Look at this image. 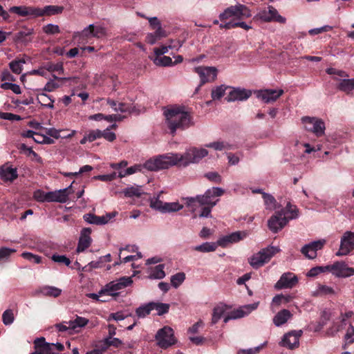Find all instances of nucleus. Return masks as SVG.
Masks as SVG:
<instances>
[{
    "label": "nucleus",
    "instance_id": "50",
    "mask_svg": "<svg viewBox=\"0 0 354 354\" xmlns=\"http://www.w3.org/2000/svg\"><path fill=\"white\" fill-rule=\"evenodd\" d=\"M185 279V274L183 272H178L171 277V285L174 288H178L184 282Z\"/></svg>",
    "mask_w": 354,
    "mask_h": 354
},
{
    "label": "nucleus",
    "instance_id": "1",
    "mask_svg": "<svg viewBox=\"0 0 354 354\" xmlns=\"http://www.w3.org/2000/svg\"><path fill=\"white\" fill-rule=\"evenodd\" d=\"M164 115L166 127L172 136L176 135L178 130L185 131L194 125L192 115L184 106L168 107L164 111Z\"/></svg>",
    "mask_w": 354,
    "mask_h": 354
},
{
    "label": "nucleus",
    "instance_id": "17",
    "mask_svg": "<svg viewBox=\"0 0 354 354\" xmlns=\"http://www.w3.org/2000/svg\"><path fill=\"white\" fill-rule=\"evenodd\" d=\"M73 183L74 181L64 189L48 192V202L66 203L68 199V195L73 192L72 186Z\"/></svg>",
    "mask_w": 354,
    "mask_h": 354
},
{
    "label": "nucleus",
    "instance_id": "5",
    "mask_svg": "<svg viewBox=\"0 0 354 354\" xmlns=\"http://www.w3.org/2000/svg\"><path fill=\"white\" fill-rule=\"evenodd\" d=\"M251 16L250 10L245 5L238 3L227 8L222 13L219 15V19L224 21L230 18L241 19L243 17H250Z\"/></svg>",
    "mask_w": 354,
    "mask_h": 354
},
{
    "label": "nucleus",
    "instance_id": "4",
    "mask_svg": "<svg viewBox=\"0 0 354 354\" xmlns=\"http://www.w3.org/2000/svg\"><path fill=\"white\" fill-rule=\"evenodd\" d=\"M279 251L280 249L277 246L270 245L263 248L249 259V263L253 268L257 269L268 263Z\"/></svg>",
    "mask_w": 354,
    "mask_h": 354
},
{
    "label": "nucleus",
    "instance_id": "10",
    "mask_svg": "<svg viewBox=\"0 0 354 354\" xmlns=\"http://www.w3.org/2000/svg\"><path fill=\"white\" fill-rule=\"evenodd\" d=\"M354 250V232L346 231L341 237L339 250L336 252L338 257L346 256Z\"/></svg>",
    "mask_w": 354,
    "mask_h": 354
},
{
    "label": "nucleus",
    "instance_id": "48",
    "mask_svg": "<svg viewBox=\"0 0 354 354\" xmlns=\"http://www.w3.org/2000/svg\"><path fill=\"white\" fill-rule=\"evenodd\" d=\"M283 210L284 211L285 216L288 218V221L297 218L299 216L298 209L296 206L292 205L290 203L286 205V207Z\"/></svg>",
    "mask_w": 354,
    "mask_h": 354
},
{
    "label": "nucleus",
    "instance_id": "64",
    "mask_svg": "<svg viewBox=\"0 0 354 354\" xmlns=\"http://www.w3.org/2000/svg\"><path fill=\"white\" fill-rule=\"evenodd\" d=\"M14 314L12 310H6L2 315V320L5 325H10L14 322Z\"/></svg>",
    "mask_w": 354,
    "mask_h": 354
},
{
    "label": "nucleus",
    "instance_id": "24",
    "mask_svg": "<svg viewBox=\"0 0 354 354\" xmlns=\"http://www.w3.org/2000/svg\"><path fill=\"white\" fill-rule=\"evenodd\" d=\"M245 232H235L229 235L224 236L217 241V244L221 247H225L228 243L239 241L246 236Z\"/></svg>",
    "mask_w": 354,
    "mask_h": 354
},
{
    "label": "nucleus",
    "instance_id": "47",
    "mask_svg": "<svg viewBox=\"0 0 354 354\" xmlns=\"http://www.w3.org/2000/svg\"><path fill=\"white\" fill-rule=\"evenodd\" d=\"M152 311L151 302L140 306L136 310V316L138 318H145Z\"/></svg>",
    "mask_w": 354,
    "mask_h": 354
},
{
    "label": "nucleus",
    "instance_id": "62",
    "mask_svg": "<svg viewBox=\"0 0 354 354\" xmlns=\"http://www.w3.org/2000/svg\"><path fill=\"white\" fill-rule=\"evenodd\" d=\"M15 252L16 250L15 249L8 248H0V262L7 261L10 255Z\"/></svg>",
    "mask_w": 354,
    "mask_h": 354
},
{
    "label": "nucleus",
    "instance_id": "12",
    "mask_svg": "<svg viewBox=\"0 0 354 354\" xmlns=\"http://www.w3.org/2000/svg\"><path fill=\"white\" fill-rule=\"evenodd\" d=\"M288 223L283 210L277 212L268 221V228L274 233H277L283 228Z\"/></svg>",
    "mask_w": 354,
    "mask_h": 354
},
{
    "label": "nucleus",
    "instance_id": "18",
    "mask_svg": "<svg viewBox=\"0 0 354 354\" xmlns=\"http://www.w3.org/2000/svg\"><path fill=\"white\" fill-rule=\"evenodd\" d=\"M325 239L313 241L305 245L301 250V253L307 258L313 259L317 257V251L321 250L326 244Z\"/></svg>",
    "mask_w": 354,
    "mask_h": 354
},
{
    "label": "nucleus",
    "instance_id": "44",
    "mask_svg": "<svg viewBox=\"0 0 354 354\" xmlns=\"http://www.w3.org/2000/svg\"><path fill=\"white\" fill-rule=\"evenodd\" d=\"M88 323V319L79 316H77L74 320H71L67 322L68 324V327H71L72 330H75L77 328L84 327Z\"/></svg>",
    "mask_w": 354,
    "mask_h": 354
},
{
    "label": "nucleus",
    "instance_id": "6",
    "mask_svg": "<svg viewBox=\"0 0 354 354\" xmlns=\"http://www.w3.org/2000/svg\"><path fill=\"white\" fill-rule=\"evenodd\" d=\"M301 122L304 129L315 134L317 137H321L325 133V123L321 118L316 117L304 116L301 118Z\"/></svg>",
    "mask_w": 354,
    "mask_h": 354
},
{
    "label": "nucleus",
    "instance_id": "14",
    "mask_svg": "<svg viewBox=\"0 0 354 354\" xmlns=\"http://www.w3.org/2000/svg\"><path fill=\"white\" fill-rule=\"evenodd\" d=\"M257 17L265 22L272 21L280 24H285L286 22V18L280 15L277 9L272 6H269L267 9L260 10Z\"/></svg>",
    "mask_w": 354,
    "mask_h": 354
},
{
    "label": "nucleus",
    "instance_id": "35",
    "mask_svg": "<svg viewBox=\"0 0 354 354\" xmlns=\"http://www.w3.org/2000/svg\"><path fill=\"white\" fill-rule=\"evenodd\" d=\"M166 36L165 31L161 28V26H158L157 30L153 33H149L146 37V41L148 44L153 45L158 40L160 39L162 37Z\"/></svg>",
    "mask_w": 354,
    "mask_h": 354
},
{
    "label": "nucleus",
    "instance_id": "21",
    "mask_svg": "<svg viewBox=\"0 0 354 354\" xmlns=\"http://www.w3.org/2000/svg\"><path fill=\"white\" fill-rule=\"evenodd\" d=\"M115 215L116 212L108 213L102 216H98L93 214H86L84 215L83 218L84 221L89 224L104 225L115 217Z\"/></svg>",
    "mask_w": 354,
    "mask_h": 354
},
{
    "label": "nucleus",
    "instance_id": "32",
    "mask_svg": "<svg viewBox=\"0 0 354 354\" xmlns=\"http://www.w3.org/2000/svg\"><path fill=\"white\" fill-rule=\"evenodd\" d=\"M292 317L291 313L286 309L278 312L273 318V323L276 326H281L284 324Z\"/></svg>",
    "mask_w": 354,
    "mask_h": 354
},
{
    "label": "nucleus",
    "instance_id": "61",
    "mask_svg": "<svg viewBox=\"0 0 354 354\" xmlns=\"http://www.w3.org/2000/svg\"><path fill=\"white\" fill-rule=\"evenodd\" d=\"M328 270V266H317L312 268L307 273V277H316L319 274L324 272H327Z\"/></svg>",
    "mask_w": 354,
    "mask_h": 354
},
{
    "label": "nucleus",
    "instance_id": "37",
    "mask_svg": "<svg viewBox=\"0 0 354 354\" xmlns=\"http://www.w3.org/2000/svg\"><path fill=\"white\" fill-rule=\"evenodd\" d=\"M39 292L44 296L57 297L61 295L62 290L55 286H45L40 288Z\"/></svg>",
    "mask_w": 354,
    "mask_h": 354
},
{
    "label": "nucleus",
    "instance_id": "29",
    "mask_svg": "<svg viewBox=\"0 0 354 354\" xmlns=\"http://www.w3.org/2000/svg\"><path fill=\"white\" fill-rule=\"evenodd\" d=\"M36 17H41L44 15L50 16L54 15L60 14L64 10V7L58 6H46L44 8L37 7Z\"/></svg>",
    "mask_w": 354,
    "mask_h": 354
},
{
    "label": "nucleus",
    "instance_id": "40",
    "mask_svg": "<svg viewBox=\"0 0 354 354\" xmlns=\"http://www.w3.org/2000/svg\"><path fill=\"white\" fill-rule=\"evenodd\" d=\"M293 299V296L290 295H277L272 298V306L279 307L281 304H286Z\"/></svg>",
    "mask_w": 354,
    "mask_h": 354
},
{
    "label": "nucleus",
    "instance_id": "46",
    "mask_svg": "<svg viewBox=\"0 0 354 354\" xmlns=\"http://www.w3.org/2000/svg\"><path fill=\"white\" fill-rule=\"evenodd\" d=\"M37 100L44 106L49 109H53L54 107V100L46 93H39L37 95Z\"/></svg>",
    "mask_w": 354,
    "mask_h": 354
},
{
    "label": "nucleus",
    "instance_id": "52",
    "mask_svg": "<svg viewBox=\"0 0 354 354\" xmlns=\"http://www.w3.org/2000/svg\"><path fill=\"white\" fill-rule=\"evenodd\" d=\"M227 86L222 84L212 88L211 92V96L213 100H220L225 93Z\"/></svg>",
    "mask_w": 354,
    "mask_h": 354
},
{
    "label": "nucleus",
    "instance_id": "59",
    "mask_svg": "<svg viewBox=\"0 0 354 354\" xmlns=\"http://www.w3.org/2000/svg\"><path fill=\"white\" fill-rule=\"evenodd\" d=\"M21 257L30 261V262H33L35 263H41V257L39 255H37V254H34L31 252H23L21 254Z\"/></svg>",
    "mask_w": 354,
    "mask_h": 354
},
{
    "label": "nucleus",
    "instance_id": "20",
    "mask_svg": "<svg viewBox=\"0 0 354 354\" xmlns=\"http://www.w3.org/2000/svg\"><path fill=\"white\" fill-rule=\"evenodd\" d=\"M252 95L250 90L241 88H233L226 97L227 102L244 101L248 100Z\"/></svg>",
    "mask_w": 354,
    "mask_h": 354
},
{
    "label": "nucleus",
    "instance_id": "49",
    "mask_svg": "<svg viewBox=\"0 0 354 354\" xmlns=\"http://www.w3.org/2000/svg\"><path fill=\"white\" fill-rule=\"evenodd\" d=\"M225 312V305H218L216 306L213 310V314L212 317V324H216L218 320L221 318L224 313Z\"/></svg>",
    "mask_w": 354,
    "mask_h": 354
},
{
    "label": "nucleus",
    "instance_id": "54",
    "mask_svg": "<svg viewBox=\"0 0 354 354\" xmlns=\"http://www.w3.org/2000/svg\"><path fill=\"white\" fill-rule=\"evenodd\" d=\"M26 63L23 59H15L9 64L10 68L15 74H20L22 71L23 65Z\"/></svg>",
    "mask_w": 354,
    "mask_h": 354
},
{
    "label": "nucleus",
    "instance_id": "26",
    "mask_svg": "<svg viewBox=\"0 0 354 354\" xmlns=\"http://www.w3.org/2000/svg\"><path fill=\"white\" fill-rule=\"evenodd\" d=\"M9 10L21 17L32 16L36 17V15H38L36 12L37 11V7L33 6H12Z\"/></svg>",
    "mask_w": 354,
    "mask_h": 354
},
{
    "label": "nucleus",
    "instance_id": "13",
    "mask_svg": "<svg viewBox=\"0 0 354 354\" xmlns=\"http://www.w3.org/2000/svg\"><path fill=\"white\" fill-rule=\"evenodd\" d=\"M259 304V302H254L253 304L242 306L239 308L231 311L227 316L225 317L224 322L227 323L229 320L236 319L248 315L253 310L258 308Z\"/></svg>",
    "mask_w": 354,
    "mask_h": 354
},
{
    "label": "nucleus",
    "instance_id": "11",
    "mask_svg": "<svg viewBox=\"0 0 354 354\" xmlns=\"http://www.w3.org/2000/svg\"><path fill=\"white\" fill-rule=\"evenodd\" d=\"M328 272H330L337 277L346 278L354 275V268H351L344 261H336L328 265Z\"/></svg>",
    "mask_w": 354,
    "mask_h": 354
},
{
    "label": "nucleus",
    "instance_id": "15",
    "mask_svg": "<svg viewBox=\"0 0 354 354\" xmlns=\"http://www.w3.org/2000/svg\"><path fill=\"white\" fill-rule=\"evenodd\" d=\"M283 94L282 89H264L256 92L257 97L267 104L277 101Z\"/></svg>",
    "mask_w": 354,
    "mask_h": 354
},
{
    "label": "nucleus",
    "instance_id": "8",
    "mask_svg": "<svg viewBox=\"0 0 354 354\" xmlns=\"http://www.w3.org/2000/svg\"><path fill=\"white\" fill-rule=\"evenodd\" d=\"M155 339L157 345L162 348H167L174 345L176 342L174 330L169 326H164L159 329L155 335Z\"/></svg>",
    "mask_w": 354,
    "mask_h": 354
},
{
    "label": "nucleus",
    "instance_id": "16",
    "mask_svg": "<svg viewBox=\"0 0 354 354\" xmlns=\"http://www.w3.org/2000/svg\"><path fill=\"white\" fill-rule=\"evenodd\" d=\"M298 283L297 277L292 272L283 273L279 281L275 283L274 288L277 290L284 288H292Z\"/></svg>",
    "mask_w": 354,
    "mask_h": 354
},
{
    "label": "nucleus",
    "instance_id": "3",
    "mask_svg": "<svg viewBox=\"0 0 354 354\" xmlns=\"http://www.w3.org/2000/svg\"><path fill=\"white\" fill-rule=\"evenodd\" d=\"M107 36V29L103 25L92 24L84 28L80 32L73 33V39L79 44H84L87 39L94 37L101 39Z\"/></svg>",
    "mask_w": 354,
    "mask_h": 354
},
{
    "label": "nucleus",
    "instance_id": "34",
    "mask_svg": "<svg viewBox=\"0 0 354 354\" xmlns=\"http://www.w3.org/2000/svg\"><path fill=\"white\" fill-rule=\"evenodd\" d=\"M165 265L159 264L155 267L150 268L148 270L149 277L150 279H161L165 277V272L164 271Z\"/></svg>",
    "mask_w": 354,
    "mask_h": 354
},
{
    "label": "nucleus",
    "instance_id": "33",
    "mask_svg": "<svg viewBox=\"0 0 354 354\" xmlns=\"http://www.w3.org/2000/svg\"><path fill=\"white\" fill-rule=\"evenodd\" d=\"M32 28H24L15 34V39L19 42L28 43L31 41L30 36L33 34Z\"/></svg>",
    "mask_w": 354,
    "mask_h": 354
},
{
    "label": "nucleus",
    "instance_id": "39",
    "mask_svg": "<svg viewBox=\"0 0 354 354\" xmlns=\"http://www.w3.org/2000/svg\"><path fill=\"white\" fill-rule=\"evenodd\" d=\"M207 148H212L216 151L230 150L232 149L230 144L227 142L218 140L205 145Z\"/></svg>",
    "mask_w": 354,
    "mask_h": 354
},
{
    "label": "nucleus",
    "instance_id": "9",
    "mask_svg": "<svg viewBox=\"0 0 354 354\" xmlns=\"http://www.w3.org/2000/svg\"><path fill=\"white\" fill-rule=\"evenodd\" d=\"M194 71L201 79V84L196 91H198L204 84L214 81L217 76V69L214 66H198L195 67Z\"/></svg>",
    "mask_w": 354,
    "mask_h": 354
},
{
    "label": "nucleus",
    "instance_id": "19",
    "mask_svg": "<svg viewBox=\"0 0 354 354\" xmlns=\"http://www.w3.org/2000/svg\"><path fill=\"white\" fill-rule=\"evenodd\" d=\"M301 333V330L288 333L283 335L281 345L288 349H293L298 347L299 344V337Z\"/></svg>",
    "mask_w": 354,
    "mask_h": 354
},
{
    "label": "nucleus",
    "instance_id": "60",
    "mask_svg": "<svg viewBox=\"0 0 354 354\" xmlns=\"http://www.w3.org/2000/svg\"><path fill=\"white\" fill-rule=\"evenodd\" d=\"M266 344H267V342H265L262 344H261L258 346L254 347V348L239 350L238 351L237 354H257V353H259L260 352V351L266 345Z\"/></svg>",
    "mask_w": 354,
    "mask_h": 354
},
{
    "label": "nucleus",
    "instance_id": "23",
    "mask_svg": "<svg viewBox=\"0 0 354 354\" xmlns=\"http://www.w3.org/2000/svg\"><path fill=\"white\" fill-rule=\"evenodd\" d=\"M17 177V168L8 165H3L0 167V178L4 182H13Z\"/></svg>",
    "mask_w": 354,
    "mask_h": 354
},
{
    "label": "nucleus",
    "instance_id": "31",
    "mask_svg": "<svg viewBox=\"0 0 354 354\" xmlns=\"http://www.w3.org/2000/svg\"><path fill=\"white\" fill-rule=\"evenodd\" d=\"M122 193L127 198H139L145 194V192L141 185H135L124 188Z\"/></svg>",
    "mask_w": 354,
    "mask_h": 354
},
{
    "label": "nucleus",
    "instance_id": "7",
    "mask_svg": "<svg viewBox=\"0 0 354 354\" xmlns=\"http://www.w3.org/2000/svg\"><path fill=\"white\" fill-rule=\"evenodd\" d=\"M133 283L131 277H122L113 280L104 286L106 296L115 297L120 294V291Z\"/></svg>",
    "mask_w": 354,
    "mask_h": 354
},
{
    "label": "nucleus",
    "instance_id": "2",
    "mask_svg": "<svg viewBox=\"0 0 354 354\" xmlns=\"http://www.w3.org/2000/svg\"><path fill=\"white\" fill-rule=\"evenodd\" d=\"M223 193L224 189L222 188L212 187L208 189L203 195L185 198L186 205L193 212L196 211L199 206L214 207L219 201L216 198L222 196Z\"/></svg>",
    "mask_w": 354,
    "mask_h": 354
},
{
    "label": "nucleus",
    "instance_id": "28",
    "mask_svg": "<svg viewBox=\"0 0 354 354\" xmlns=\"http://www.w3.org/2000/svg\"><path fill=\"white\" fill-rule=\"evenodd\" d=\"M333 79L336 81H339V84L337 88L346 94H350L354 91V78L347 79L344 78L342 80L339 79L337 77H334Z\"/></svg>",
    "mask_w": 354,
    "mask_h": 354
},
{
    "label": "nucleus",
    "instance_id": "56",
    "mask_svg": "<svg viewBox=\"0 0 354 354\" xmlns=\"http://www.w3.org/2000/svg\"><path fill=\"white\" fill-rule=\"evenodd\" d=\"M162 193V192H160L157 196H153L149 199L150 207L152 209L160 211V212H162V209L165 203L159 199Z\"/></svg>",
    "mask_w": 354,
    "mask_h": 354
},
{
    "label": "nucleus",
    "instance_id": "25",
    "mask_svg": "<svg viewBox=\"0 0 354 354\" xmlns=\"http://www.w3.org/2000/svg\"><path fill=\"white\" fill-rule=\"evenodd\" d=\"M165 162L162 161L161 156L147 160L143 164L144 169L148 171H157L165 169Z\"/></svg>",
    "mask_w": 354,
    "mask_h": 354
},
{
    "label": "nucleus",
    "instance_id": "36",
    "mask_svg": "<svg viewBox=\"0 0 354 354\" xmlns=\"http://www.w3.org/2000/svg\"><path fill=\"white\" fill-rule=\"evenodd\" d=\"M162 161L165 162V169L174 165H180L179 155L177 153H169L161 156Z\"/></svg>",
    "mask_w": 354,
    "mask_h": 354
},
{
    "label": "nucleus",
    "instance_id": "58",
    "mask_svg": "<svg viewBox=\"0 0 354 354\" xmlns=\"http://www.w3.org/2000/svg\"><path fill=\"white\" fill-rule=\"evenodd\" d=\"M33 198L38 202H48V193L37 189L34 192Z\"/></svg>",
    "mask_w": 354,
    "mask_h": 354
},
{
    "label": "nucleus",
    "instance_id": "38",
    "mask_svg": "<svg viewBox=\"0 0 354 354\" xmlns=\"http://www.w3.org/2000/svg\"><path fill=\"white\" fill-rule=\"evenodd\" d=\"M180 166L187 167L190 164H194L192 149H187L183 154L178 153Z\"/></svg>",
    "mask_w": 354,
    "mask_h": 354
},
{
    "label": "nucleus",
    "instance_id": "45",
    "mask_svg": "<svg viewBox=\"0 0 354 354\" xmlns=\"http://www.w3.org/2000/svg\"><path fill=\"white\" fill-rule=\"evenodd\" d=\"M152 310H156L157 311V315L161 316L165 315L169 312V304H165L161 302H151Z\"/></svg>",
    "mask_w": 354,
    "mask_h": 354
},
{
    "label": "nucleus",
    "instance_id": "30",
    "mask_svg": "<svg viewBox=\"0 0 354 354\" xmlns=\"http://www.w3.org/2000/svg\"><path fill=\"white\" fill-rule=\"evenodd\" d=\"M35 351L32 354H48L49 350H51V346L49 343L45 342L44 337L37 338L35 342Z\"/></svg>",
    "mask_w": 354,
    "mask_h": 354
},
{
    "label": "nucleus",
    "instance_id": "42",
    "mask_svg": "<svg viewBox=\"0 0 354 354\" xmlns=\"http://www.w3.org/2000/svg\"><path fill=\"white\" fill-rule=\"evenodd\" d=\"M335 291L332 287L326 285L319 284L317 289L313 292L314 296H325L335 295Z\"/></svg>",
    "mask_w": 354,
    "mask_h": 354
},
{
    "label": "nucleus",
    "instance_id": "51",
    "mask_svg": "<svg viewBox=\"0 0 354 354\" xmlns=\"http://www.w3.org/2000/svg\"><path fill=\"white\" fill-rule=\"evenodd\" d=\"M263 198L264 200L266 209L270 210H274L277 209V203L274 196L267 193H263Z\"/></svg>",
    "mask_w": 354,
    "mask_h": 354
},
{
    "label": "nucleus",
    "instance_id": "22",
    "mask_svg": "<svg viewBox=\"0 0 354 354\" xmlns=\"http://www.w3.org/2000/svg\"><path fill=\"white\" fill-rule=\"evenodd\" d=\"M91 233V229L89 227H85L82 230L78 245L76 249V252L77 253L84 252L91 245L92 241L90 236Z\"/></svg>",
    "mask_w": 354,
    "mask_h": 354
},
{
    "label": "nucleus",
    "instance_id": "55",
    "mask_svg": "<svg viewBox=\"0 0 354 354\" xmlns=\"http://www.w3.org/2000/svg\"><path fill=\"white\" fill-rule=\"evenodd\" d=\"M153 63L156 66H169L174 65L171 58L168 56H162V57L157 56L153 59Z\"/></svg>",
    "mask_w": 354,
    "mask_h": 354
},
{
    "label": "nucleus",
    "instance_id": "41",
    "mask_svg": "<svg viewBox=\"0 0 354 354\" xmlns=\"http://www.w3.org/2000/svg\"><path fill=\"white\" fill-rule=\"evenodd\" d=\"M218 245L216 243L205 242L201 245H196L193 248V250L201 252H214L216 250Z\"/></svg>",
    "mask_w": 354,
    "mask_h": 354
},
{
    "label": "nucleus",
    "instance_id": "27",
    "mask_svg": "<svg viewBox=\"0 0 354 354\" xmlns=\"http://www.w3.org/2000/svg\"><path fill=\"white\" fill-rule=\"evenodd\" d=\"M75 77H59L53 75V79H50L44 86L43 91L46 92H53L57 88L61 87V82L64 80H75Z\"/></svg>",
    "mask_w": 354,
    "mask_h": 354
},
{
    "label": "nucleus",
    "instance_id": "43",
    "mask_svg": "<svg viewBox=\"0 0 354 354\" xmlns=\"http://www.w3.org/2000/svg\"><path fill=\"white\" fill-rule=\"evenodd\" d=\"M191 149L194 163L199 162L201 160L208 155V151L205 148L191 147Z\"/></svg>",
    "mask_w": 354,
    "mask_h": 354
},
{
    "label": "nucleus",
    "instance_id": "63",
    "mask_svg": "<svg viewBox=\"0 0 354 354\" xmlns=\"http://www.w3.org/2000/svg\"><path fill=\"white\" fill-rule=\"evenodd\" d=\"M43 31L47 35L57 34L60 32L59 26L48 24L43 27Z\"/></svg>",
    "mask_w": 354,
    "mask_h": 354
},
{
    "label": "nucleus",
    "instance_id": "57",
    "mask_svg": "<svg viewBox=\"0 0 354 354\" xmlns=\"http://www.w3.org/2000/svg\"><path fill=\"white\" fill-rule=\"evenodd\" d=\"M1 88L4 90H11L15 94H20L21 93V88L18 84L4 82L1 84Z\"/></svg>",
    "mask_w": 354,
    "mask_h": 354
},
{
    "label": "nucleus",
    "instance_id": "53",
    "mask_svg": "<svg viewBox=\"0 0 354 354\" xmlns=\"http://www.w3.org/2000/svg\"><path fill=\"white\" fill-rule=\"evenodd\" d=\"M183 205L177 202L165 203L162 209V213L175 212L180 210Z\"/></svg>",
    "mask_w": 354,
    "mask_h": 354
}]
</instances>
